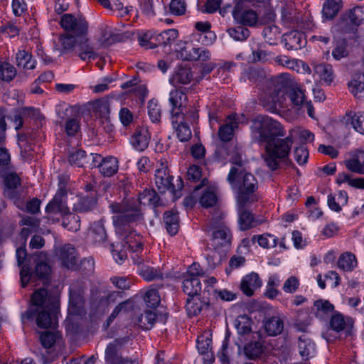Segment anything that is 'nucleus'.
Here are the masks:
<instances>
[{
    "instance_id": "nucleus-14",
    "label": "nucleus",
    "mask_w": 364,
    "mask_h": 364,
    "mask_svg": "<svg viewBox=\"0 0 364 364\" xmlns=\"http://www.w3.org/2000/svg\"><path fill=\"white\" fill-rule=\"evenodd\" d=\"M169 102L171 105L172 124L178 122V120H184L183 109L187 101L186 95L179 89H175L170 92Z\"/></svg>"
},
{
    "instance_id": "nucleus-8",
    "label": "nucleus",
    "mask_w": 364,
    "mask_h": 364,
    "mask_svg": "<svg viewBox=\"0 0 364 364\" xmlns=\"http://www.w3.org/2000/svg\"><path fill=\"white\" fill-rule=\"evenodd\" d=\"M224 218V213L215 210L206 225V231L211 235L210 245L214 250H226L231 244L232 234Z\"/></svg>"
},
{
    "instance_id": "nucleus-38",
    "label": "nucleus",
    "mask_w": 364,
    "mask_h": 364,
    "mask_svg": "<svg viewBox=\"0 0 364 364\" xmlns=\"http://www.w3.org/2000/svg\"><path fill=\"white\" fill-rule=\"evenodd\" d=\"M338 27L344 33H355L358 28L347 11L341 16Z\"/></svg>"
},
{
    "instance_id": "nucleus-35",
    "label": "nucleus",
    "mask_w": 364,
    "mask_h": 364,
    "mask_svg": "<svg viewBox=\"0 0 364 364\" xmlns=\"http://www.w3.org/2000/svg\"><path fill=\"white\" fill-rule=\"evenodd\" d=\"M90 236L95 243L105 245L107 235L102 220L95 222L91 228Z\"/></svg>"
},
{
    "instance_id": "nucleus-10",
    "label": "nucleus",
    "mask_w": 364,
    "mask_h": 364,
    "mask_svg": "<svg viewBox=\"0 0 364 364\" xmlns=\"http://www.w3.org/2000/svg\"><path fill=\"white\" fill-rule=\"evenodd\" d=\"M173 176L169 174L167 166L161 162L156 168L155 173V183L161 193H165L169 191L173 194H176L178 191L183 188V181L181 178L177 179L176 186L172 183Z\"/></svg>"
},
{
    "instance_id": "nucleus-58",
    "label": "nucleus",
    "mask_w": 364,
    "mask_h": 364,
    "mask_svg": "<svg viewBox=\"0 0 364 364\" xmlns=\"http://www.w3.org/2000/svg\"><path fill=\"white\" fill-rule=\"evenodd\" d=\"M63 225L69 230L77 231L80 229V217L77 215L72 214L70 212L64 215Z\"/></svg>"
},
{
    "instance_id": "nucleus-13",
    "label": "nucleus",
    "mask_w": 364,
    "mask_h": 364,
    "mask_svg": "<svg viewBox=\"0 0 364 364\" xmlns=\"http://www.w3.org/2000/svg\"><path fill=\"white\" fill-rule=\"evenodd\" d=\"M50 272V266L45 262H37L34 272L31 271L28 265H24L20 271L21 285L25 287L31 279L47 280Z\"/></svg>"
},
{
    "instance_id": "nucleus-22",
    "label": "nucleus",
    "mask_w": 364,
    "mask_h": 364,
    "mask_svg": "<svg viewBox=\"0 0 364 364\" xmlns=\"http://www.w3.org/2000/svg\"><path fill=\"white\" fill-rule=\"evenodd\" d=\"M238 126L236 114H230L227 117L225 122L221 125L218 130V136L221 141L228 142L234 136V131Z\"/></svg>"
},
{
    "instance_id": "nucleus-45",
    "label": "nucleus",
    "mask_w": 364,
    "mask_h": 364,
    "mask_svg": "<svg viewBox=\"0 0 364 364\" xmlns=\"http://www.w3.org/2000/svg\"><path fill=\"white\" fill-rule=\"evenodd\" d=\"M18 146L21 149V155L24 160H30L33 158L35 151L33 143L30 142L26 135H18Z\"/></svg>"
},
{
    "instance_id": "nucleus-41",
    "label": "nucleus",
    "mask_w": 364,
    "mask_h": 364,
    "mask_svg": "<svg viewBox=\"0 0 364 364\" xmlns=\"http://www.w3.org/2000/svg\"><path fill=\"white\" fill-rule=\"evenodd\" d=\"M337 264L343 271L351 272L357 266V259L353 254L346 252L340 255Z\"/></svg>"
},
{
    "instance_id": "nucleus-62",
    "label": "nucleus",
    "mask_w": 364,
    "mask_h": 364,
    "mask_svg": "<svg viewBox=\"0 0 364 364\" xmlns=\"http://www.w3.org/2000/svg\"><path fill=\"white\" fill-rule=\"evenodd\" d=\"M87 160L86 152L83 150H77L71 153L69 156V161L71 164L82 167L85 165Z\"/></svg>"
},
{
    "instance_id": "nucleus-20",
    "label": "nucleus",
    "mask_w": 364,
    "mask_h": 364,
    "mask_svg": "<svg viewBox=\"0 0 364 364\" xmlns=\"http://www.w3.org/2000/svg\"><path fill=\"white\" fill-rule=\"evenodd\" d=\"M133 223H129L127 224L124 230L122 232H118L117 230L116 232L120 235L123 238L127 248L134 252H137L142 248L143 245L141 242V236L136 234L135 231H134L131 227V225Z\"/></svg>"
},
{
    "instance_id": "nucleus-39",
    "label": "nucleus",
    "mask_w": 364,
    "mask_h": 364,
    "mask_svg": "<svg viewBox=\"0 0 364 364\" xmlns=\"http://www.w3.org/2000/svg\"><path fill=\"white\" fill-rule=\"evenodd\" d=\"M205 301L201 300L200 295L188 297L186 301V311L190 316H197L203 306H207Z\"/></svg>"
},
{
    "instance_id": "nucleus-21",
    "label": "nucleus",
    "mask_w": 364,
    "mask_h": 364,
    "mask_svg": "<svg viewBox=\"0 0 364 364\" xmlns=\"http://www.w3.org/2000/svg\"><path fill=\"white\" fill-rule=\"evenodd\" d=\"M193 80V73L190 67H176L169 79V82L174 87L188 85Z\"/></svg>"
},
{
    "instance_id": "nucleus-30",
    "label": "nucleus",
    "mask_w": 364,
    "mask_h": 364,
    "mask_svg": "<svg viewBox=\"0 0 364 364\" xmlns=\"http://www.w3.org/2000/svg\"><path fill=\"white\" fill-rule=\"evenodd\" d=\"M344 120L346 124L350 123L356 132L364 134V112L349 111L346 112Z\"/></svg>"
},
{
    "instance_id": "nucleus-18",
    "label": "nucleus",
    "mask_w": 364,
    "mask_h": 364,
    "mask_svg": "<svg viewBox=\"0 0 364 364\" xmlns=\"http://www.w3.org/2000/svg\"><path fill=\"white\" fill-rule=\"evenodd\" d=\"M46 213L47 219L52 223H55L59 220V218L55 216L58 215L64 216L65 214H68L69 208L66 204V201L53 198L46 205Z\"/></svg>"
},
{
    "instance_id": "nucleus-56",
    "label": "nucleus",
    "mask_w": 364,
    "mask_h": 364,
    "mask_svg": "<svg viewBox=\"0 0 364 364\" xmlns=\"http://www.w3.org/2000/svg\"><path fill=\"white\" fill-rule=\"evenodd\" d=\"M289 97L292 104L300 107L306 103V97L304 91L298 87H293L289 92Z\"/></svg>"
},
{
    "instance_id": "nucleus-53",
    "label": "nucleus",
    "mask_w": 364,
    "mask_h": 364,
    "mask_svg": "<svg viewBox=\"0 0 364 364\" xmlns=\"http://www.w3.org/2000/svg\"><path fill=\"white\" fill-rule=\"evenodd\" d=\"M178 126L176 128L177 136L182 142L188 141L192 136L191 130L189 126L183 122V120H178ZM175 127L176 123L173 124Z\"/></svg>"
},
{
    "instance_id": "nucleus-37",
    "label": "nucleus",
    "mask_w": 364,
    "mask_h": 364,
    "mask_svg": "<svg viewBox=\"0 0 364 364\" xmlns=\"http://www.w3.org/2000/svg\"><path fill=\"white\" fill-rule=\"evenodd\" d=\"M139 275L146 281L162 279L164 274L159 268L143 264L138 268Z\"/></svg>"
},
{
    "instance_id": "nucleus-1",
    "label": "nucleus",
    "mask_w": 364,
    "mask_h": 364,
    "mask_svg": "<svg viewBox=\"0 0 364 364\" xmlns=\"http://www.w3.org/2000/svg\"><path fill=\"white\" fill-rule=\"evenodd\" d=\"M58 308V297L45 288H40L32 294L31 304L27 311L22 314V320L34 319L40 328H53L57 324Z\"/></svg>"
},
{
    "instance_id": "nucleus-16",
    "label": "nucleus",
    "mask_w": 364,
    "mask_h": 364,
    "mask_svg": "<svg viewBox=\"0 0 364 364\" xmlns=\"http://www.w3.org/2000/svg\"><path fill=\"white\" fill-rule=\"evenodd\" d=\"M180 56L184 60L207 61L210 59V52L203 47L186 46L180 51Z\"/></svg>"
},
{
    "instance_id": "nucleus-46",
    "label": "nucleus",
    "mask_w": 364,
    "mask_h": 364,
    "mask_svg": "<svg viewBox=\"0 0 364 364\" xmlns=\"http://www.w3.org/2000/svg\"><path fill=\"white\" fill-rule=\"evenodd\" d=\"M178 33L176 29L164 31L155 37L156 43L159 46H166L172 44L178 38Z\"/></svg>"
},
{
    "instance_id": "nucleus-26",
    "label": "nucleus",
    "mask_w": 364,
    "mask_h": 364,
    "mask_svg": "<svg viewBox=\"0 0 364 364\" xmlns=\"http://www.w3.org/2000/svg\"><path fill=\"white\" fill-rule=\"evenodd\" d=\"M59 258L64 267L73 269L77 264L76 250L70 245H64L59 250Z\"/></svg>"
},
{
    "instance_id": "nucleus-12",
    "label": "nucleus",
    "mask_w": 364,
    "mask_h": 364,
    "mask_svg": "<svg viewBox=\"0 0 364 364\" xmlns=\"http://www.w3.org/2000/svg\"><path fill=\"white\" fill-rule=\"evenodd\" d=\"M60 24L65 31L71 32L75 37L87 34L88 23L82 16H75L70 14H63L60 18Z\"/></svg>"
},
{
    "instance_id": "nucleus-61",
    "label": "nucleus",
    "mask_w": 364,
    "mask_h": 364,
    "mask_svg": "<svg viewBox=\"0 0 364 364\" xmlns=\"http://www.w3.org/2000/svg\"><path fill=\"white\" fill-rule=\"evenodd\" d=\"M330 326L332 330L340 332L345 329L346 322L341 314L336 313L332 315L330 320Z\"/></svg>"
},
{
    "instance_id": "nucleus-6",
    "label": "nucleus",
    "mask_w": 364,
    "mask_h": 364,
    "mask_svg": "<svg viewBox=\"0 0 364 364\" xmlns=\"http://www.w3.org/2000/svg\"><path fill=\"white\" fill-rule=\"evenodd\" d=\"M59 49L60 54L74 53L82 60H91L97 58L96 48L90 42L87 36H73L65 33L60 36Z\"/></svg>"
},
{
    "instance_id": "nucleus-50",
    "label": "nucleus",
    "mask_w": 364,
    "mask_h": 364,
    "mask_svg": "<svg viewBox=\"0 0 364 364\" xmlns=\"http://www.w3.org/2000/svg\"><path fill=\"white\" fill-rule=\"evenodd\" d=\"M16 75V68L9 62L4 61L0 64V79L2 81L9 82Z\"/></svg>"
},
{
    "instance_id": "nucleus-9",
    "label": "nucleus",
    "mask_w": 364,
    "mask_h": 364,
    "mask_svg": "<svg viewBox=\"0 0 364 364\" xmlns=\"http://www.w3.org/2000/svg\"><path fill=\"white\" fill-rule=\"evenodd\" d=\"M129 340V336L118 338L107 345L105 356L107 364H139V361L136 359L123 358L118 354L123 346L128 343Z\"/></svg>"
},
{
    "instance_id": "nucleus-55",
    "label": "nucleus",
    "mask_w": 364,
    "mask_h": 364,
    "mask_svg": "<svg viewBox=\"0 0 364 364\" xmlns=\"http://www.w3.org/2000/svg\"><path fill=\"white\" fill-rule=\"evenodd\" d=\"M58 179V189L57 191V193L54 196L53 198L66 201V198L68 195L67 185L69 178L67 176H60Z\"/></svg>"
},
{
    "instance_id": "nucleus-5",
    "label": "nucleus",
    "mask_w": 364,
    "mask_h": 364,
    "mask_svg": "<svg viewBox=\"0 0 364 364\" xmlns=\"http://www.w3.org/2000/svg\"><path fill=\"white\" fill-rule=\"evenodd\" d=\"M280 137H275L265 144L262 159L271 171L277 170L282 162L287 165L291 164L289 156L293 141L289 136L284 139Z\"/></svg>"
},
{
    "instance_id": "nucleus-24",
    "label": "nucleus",
    "mask_w": 364,
    "mask_h": 364,
    "mask_svg": "<svg viewBox=\"0 0 364 364\" xmlns=\"http://www.w3.org/2000/svg\"><path fill=\"white\" fill-rule=\"evenodd\" d=\"M262 285V280L258 274L251 272L245 275L241 281L240 289L246 296L253 295L255 289Z\"/></svg>"
},
{
    "instance_id": "nucleus-48",
    "label": "nucleus",
    "mask_w": 364,
    "mask_h": 364,
    "mask_svg": "<svg viewBox=\"0 0 364 364\" xmlns=\"http://www.w3.org/2000/svg\"><path fill=\"white\" fill-rule=\"evenodd\" d=\"M249 338L250 342L244 346V353L250 359H255L259 357L263 352L262 345L259 341H252Z\"/></svg>"
},
{
    "instance_id": "nucleus-40",
    "label": "nucleus",
    "mask_w": 364,
    "mask_h": 364,
    "mask_svg": "<svg viewBox=\"0 0 364 364\" xmlns=\"http://www.w3.org/2000/svg\"><path fill=\"white\" fill-rule=\"evenodd\" d=\"M302 34L297 31H291L284 36V46L288 50H298L302 47Z\"/></svg>"
},
{
    "instance_id": "nucleus-49",
    "label": "nucleus",
    "mask_w": 364,
    "mask_h": 364,
    "mask_svg": "<svg viewBox=\"0 0 364 364\" xmlns=\"http://www.w3.org/2000/svg\"><path fill=\"white\" fill-rule=\"evenodd\" d=\"M218 197L214 187H208L200 198V203L204 208L213 207L216 205Z\"/></svg>"
},
{
    "instance_id": "nucleus-27",
    "label": "nucleus",
    "mask_w": 364,
    "mask_h": 364,
    "mask_svg": "<svg viewBox=\"0 0 364 364\" xmlns=\"http://www.w3.org/2000/svg\"><path fill=\"white\" fill-rule=\"evenodd\" d=\"M346 166L352 172L364 174V150H357L351 159L346 161Z\"/></svg>"
},
{
    "instance_id": "nucleus-33",
    "label": "nucleus",
    "mask_w": 364,
    "mask_h": 364,
    "mask_svg": "<svg viewBox=\"0 0 364 364\" xmlns=\"http://www.w3.org/2000/svg\"><path fill=\"white\" fill-rule=\"evenodd\" d=\"M348 196L345 191H340L337 195L330 194L328 196V205L330 209L336 212H340L342 207L348 203Z\"/></svg>"
},
{
    "instance_id": "nucleus-54",
    "label": "nucleus",
    "mask_w": 364,
    "mask_h": 364,
    "mask_svg": "<svg viewBox=\"0 0 364 364\" xmlns=\"http://www.w3.org/2000/svg\"><path fill=\"white\" fill-rule=\"evenodd\" d=\"M257 240L259 246L264 248L274 247L277 245V238L271 234H263L259 236L254 235L252 240Z\"/></svg>"
},
{
    "instance_id": "nucleus-36",
    "label": "nucleus",
    "mask_w": 364,
    "mask_h": 364,
    "mask_svg": "<svg viewBox=\"0 0 364 364\" xmlns=\"http://www.w3.org/2000/svg\"><path fill=\"white\" fill-rule=\"evenodd\" d=\"M314 346V343L306 336L302 335L299 338V351L304 360H309L313 355Z\"/></svg>"
},
{
    "instance_id": "nucleus-34",
    "label": "nucleus",
    "mask_w": 364,
    "mask_h": 364,
    "mask_svg": "<svg viewBox=\"0 0 364 364\" xmlns=\"http://www.w3.org/2000/svg\"><path fill=\"white\" fill-rule=\"evenodd\" d=\"M183 291L188 297L200 295L201 283L198 278L183 277Z\"/></svg>"
},
{
    "instance_id": "nucleus-32",
    "label": "nucleus",
    "mask_w": 364,
    "mask_h": 364,
    "mask_svg": "<svg viewBox=\"0 0 364 364\" xmlns=\"http://www.w3.org/2000/svg\"><path fill=\"white\" fill-rule=\"evenodd\" d=\"M342 7V0H327L323 5L322 16L325 20H332Z\"/></svg>"
},
{
    "instance_id": "nucleus-29",
    "label": "nucleus",
    "mask_w": 364,
    "mask_h": 364,
    "mask_svg": "<svg viewBox=\"0 0 364 364\" xmlns=\"http://www.w3.org/2000/svg\"><path fill=\"white\" fill-rule=\"evenodd\" d=\"M314 75H317L321 80L326 84L330 85L333 79L334 74L333 67L327 63H317L313 66Z\"/></svg>"
},
{
    "instance_id": "nucleus-25",
    "label": "nucleus",
    "mask_w": 364,
    "mask_h": 364,
    "mask_svg": "<svg viewBox=\"0 0 364 364\" xmlns=\"http://www.w3.org/2000/svg\"><path fill=\"white\" fill-rule=\"evenodd\" d=\"M284 327V319L279 316L267 318L264 322V331L269 336H276L281 334Z\"/></svg>"
},
{
    "instance_id": "nucleus-42",
    "label": "nucleus",
    "mask_w": 364,
    "mask_h": 364,
    "mask_svg": "<svg viewBox=\"0 0 364 364\" xmlns=\"http://www.w3.org/2000/svg\"><path fill=\"white\" fill-rule=\"evenodd\" d=\"M334 306L327 300H317L314 302L313 311L316 317L323 318L333 313Z\"/></svg>"
},
{
    "instance_id": "nucleus-63",
    "label": "nucleus",
    "mask_w": 364,
    "mask_h": 364,
    "mask_svg": "<svg viewBox=\"0 0 364 364\" xmlns=\"http://www.w3.org/2000/svg\"><path fill=\"white\" fill-rule=\"evenodd\" d=\"M358 27L364 24V6H358L347 11Z\"/></svg>"
},
{
    "instance_id": "nucleus-17",
    "label": "nucleus",
    "mask_w": 364,
    "mask_h": 364,
    "mask_svg": "<svg viewBox=\"0 0 364 364\" xmlns=\"http://www.w3.org/2000/svg\"><path fill=\"white\" fill-rule=\"evenodd\" d=\"M151 134L146 126L137 127L130 139L131 144L139 151H144L149 146Z\"/></svg>"
},
{
    "instance_id": "nucleus-51",
    "label": "nucleus",
    "mask_w": 364,
    "mask_h": 364,
    "mask_svg": "<svg viewBox=\"0 0 364 364\" xmlns=\"http://www.w3.org/2000/svg\"><path fill=\"white\" fill-rule=\"evenodd\" d=\"M156 318L154 311L149 310L141 314L138 319V325L143 329L149 330L154 326Z\"/></svg>"
},
{
    "instance_id": "nucleus-47",
    "label": "nucleus",
    "mask_w": 364,
    "mask_h": 364,
    "mask_svg": "<svg viewBox=\"0 0 364 364\" xmlns=\"http://www.w3.org/2000/svg\"><path fill=\"white\" fill-rule=\"evenodd\" d=\"M60 338V335L57 331H46L42 332L40 335V341L43 347L46 349L52 348Z\"/></svg>"
},
{
    "instance_id": "nucleus-15",
    "label": "nucleus",
    "mask_w": 364,
    "mask_h": 364,
    "mask_svg": "<svg viewBox=\"0 0 364 364\" xmlns=\"http://www.w3.org/2000/svg\"><path fill=\"white\" fill-rule=\"evenodd\" d=\"M252 320L246 315L239 316L235 321V326L238 334L239 340L241 343L248 341L249 338L256 339L259 336L257 332L252 331Z\"/></svg>"
},
{
    "instance_id": "nucleus-43",
    "label": "nucleus",
    "mask_w": 364,
    "mask_h": 364,
    "mask_svg": "<svg viewBox=\"0 0 364 364\" xmlns=\"http://www.w3.org/2000/svg\"><path fill=\"white\" fill-rule=\"evenodd\" d=\"M97 204V200L93 196L81 198L77 203L74 204L73 210L77 213H84L92 210Z\"/></svg>"
},
{
    "instance_id": "nucleus-3",
    "label": "nucleus",
    "mask_w": 364,
    "mask_h": 364,
    "mask_svg": "<svg viewBox=\"0 0 364 364\" xmlns=\"http://www.w3.org/2000/svg\"><path fill=\"white\" fill-rule=\"evenodd\" d=\"M235 1L232 16L241 25L255 27L258 23L264 25L274 21L275 14L271 6V0Z\"/></svg>"
},
{
    "instance_id": "nucleus-44",
    "label": "nucleus",
    "mask_w": 364,
    "mask_h": 364,
    "mask_svg": "<svg viewBox=\"0 0 364 364\" xmlns=\"http://www.w3.org/2000/svg\"><path fill=\"white\" fill-rule=\"evenodd\" d=\"M100 171L105 176H112L118 171V161L117 158L108 156L104 159L102 164H100Z\"/></svg>"
},
{
    "instance_id": "nucleus-7",
    "label": "nucleus",
    "mask_w": 364,
    "mask_h": 364,
    "mask_svg": "<svg viewBox=\"0 0 364 364\" xmlns=\"http://www.w3.org/2000/svg\"><path fill=\"white\" fill-rule=\"evenodd\" d=\"M251 133L252 140L259 144L286 134L279 122L267 115H259L253 120Z\"/></svg>"
},
{
    "instance_id": "nucleus-2",
    "label": "nucleus",
    "mask_w": 364,
    "mask_h": 364,
    "mask_svg": "<svg viewBox=\"0 0 364 364\" xmlns=\"http://www.w3.org/2000/svg\"><path fill=\"white\" fill-rule=\"evenodd\" d=\"M159 202V196L154 189H145L139 193L136 200L112 203L109 207L114 214L112 220L115 229L122 232L129 223L140 222L142 220L140 205L156 207Z\"/></svg>"
},
{
    "instance_id": "nucleus-57",
    "label": "nucleus",
    "mask_w": 364,
    "mask_h": 364,
    "mask_svg": "<svg viewBox=\"0 0 364 364\" xmlns=\"http://www.w3.org/2000/svg\"><path fill=\"white\" fill-rule=\"evenodd\" d=\"M144 301L147 306L155 309L159 306L161 301V297L159 291L155 289H149L144 295Z\"/></svg>"
},
{
    "instance_id": "nucleus-19",
    "label": "nucleus",
    "mask_w": 364,
    "mask_h": 364,
    "mask_svg": "<svg viewBox=\"0 0 364 364\" xmlns=\"http://www.w3.org/2000/svg\"><path fill=\"white\" fill-rule=\"evenodd\" d=\"M15 63L21 72L26 73L28 70L36 68L37 62L31 52L25 49H19L15 55Z\"/></svg>"
},
{
    "instance_id": "nucleus-11",
    "label": "nucleus",
    "mask_w": 364,
    "mask_h": 364,
    "mask_svg": "<svg viewBox=\"0 0 364 364\" xmlns=\"http://www.w3.org/2000/svg\"><path fill=\"white\" fill-rule=\"evenodd\" d=\"M0 176L4 178V196L13 200L18 208H23L19 192L16 190L17 187L21 185V178L15 172H7L5 169L0 171Z\"/></svg>"
},
{
    "instance_id": "nucleus-31",
    "label": "nucleus",
    "mask_w": 364,
    "mask_h": 364,
    "mask_svg": "<svg viewBox=\"0 0 364 364\" xmlns=\"http://www.w3.org/2000/svg\"><path fill=\"white\" fill-rule=\"evenodd\" d=\"M164 223L168 233L171 235H175L179 228L178 213L173 210L166 211L164 214Z\"/></svg>"
},
{
    "instance_id": "nucleus-64",
    "label": "nucleus",
    "mask_w": 364,
    "mask_h": 364,
    "mask_svg": "<svg viewBox=\"0 0 364 364\" xmlns=\"http://www.w3.org/2000/svg\"><path fill=\"white\" fill-rule=\"evenodd\" d=\"M332 55L336 60L346 58L348 55L346 43L345 42L337 43L332 50Z\"/></svg>"
},
{
    "instance_id": "nucleus-28",
    "label": "nucleus",
    "mask_w": 364,
    "mask_h": 364,
    "mask_svg": "<svg viewBox=\"0 0 364 364\" xmlns=\"http://www.w3.org/2000/svg\"><path fill=\"white\" fill-rule=\"evenodd\" d=\"M351 93L358 99H364V70L355 73L348 83Z\"/></svg>"
},
{
    "instance_id": "nucleus-60",
    "label": "nucleus",
    "mask_w": 364,
    "mask_h": 364,
    "mask_svg": "<svg viewBox=\"0 0 364 364\" xmlns=\"http://www.w3.org/2000/svg\"><path fill=\"white\" fill-rule=\"evenodd\" d=\"M148 114L153 122H159L161 119V110L157 101L151 100L148 102Z\"/></svg>"
},
{
    "instance_id": "nucleus-59",
    "label": "nucleus",
    "mask_w": 364,
    "mask_h": 364,
    "mask_svg": "<svg viewBox=\"0 0 364 364\" xmlns=\"http://www.w3.org/2000/svg\"><path fill=\"white\" fill-rule=\"evenodd\" d=\"M211 339L209 338L208 335L202 334L198 336L196 343L197 348L200 355L212 353L210 351Z\"/></svg>"
},
{
    "instance_id": "nucleus-4",
    "label": "nucleus",
    "mask_w": 364,
    "mask_h": 364,
    "mask_svg": "<svg viewBox=\"0 0 364 364\" xmlns=\"http://www.w3.org/2000/svg\"><path fill=\"white\" fill-rule=\"evenodd\" d=\"M228 181L232 188H237L238 203H254L257 200L255 194L258 184L253 174L245 172L240 167H232L227 178Z\"/></svg>"
},
{
    "instance_id": "nucleus-52",
    "label": "nucleus",
    "mask_w": 364,
    "mask_h": 364,
    "mask_svg": "<svg viewBox=\"0 0 364 364\" xmlns=\"http://www.w3.org/2000/svg\"><path fill=\"white\" fill-rule=\"evenodd\" d=\"M229 36L235 41H244L250 35V31L245 26L240 25L227 30Z\"/></svg>"
},
{
    "instance_id": "nucleus-23",
    "label": "nucleus",
    "mask_w": 364,
    "mask_h": 364,
    "mask_svg": "<svg viewBox=\"0 0 364 364\" xmlns=\"http://www.w3.org/2000/svg\"><path fill=\"white\" fill-rule=\"evenodd\" d=\"M252 203H238L239 226L241 230H247L255 225V220L253 214L247 209V207Z\"/></svg>"
}]
</instances>
